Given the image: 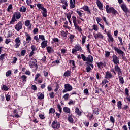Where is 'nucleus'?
<instances>
[{
	"mask_svg": "<svg viewBox=\"0 0 130 130\" xmlns=\"http://www.w3.org/2000/svg\"><path fill=\"white\" fill-rule=\"evenodd\" d=\"M81 56L83 61H86V62H85V66L86 67V71L87 73H90V72L92 71V69H94L93 56L91 55H89L87 57H86V56L83 54L81 55ZM91 68H92V69Z\"/></svg>",
	"mask_w": 130,
	"mask_h": 130,
	"instance_id": "obj_1",
	"label": "nucleus"
},
{
	"mask_svg": "<svg viewBox=\"0 0 130 130\" xmlns=\"http://www.w3.org/2000/svg\"><path fill=\"white\" fill-rule=\"evenodd\" d=\"M115 70L118 73V78L119 79V83L122 84V85H123V84H124V79H123V77L121 76V75H122V70L119 67H118V65H115Z\"/></svg>",
	"mask_w": 130,
	"mask_h": 130,
	"instance_id": "obj_2",
	"label": "nucleus"
},
{
	"mask_svg": "<svg viewBox=\"0 0 130 130\" xmlns=\"http://www.w3.org/2000/svg\"><path fill=\"white\" fill-rule=\"evenodd\" d=\"M114 50H115L119 55H121L123 60H124V61H127V59L126 58V57H125V53L124 52L116 47H114Z\"/></svg>",
	"mask_w": 130,
	"mask_h": 130,
	"instance_id": "obj_3",
	"label": "nucleus"
},
{
	"mask_svg": "<svg viewBox=\"0 0 130 130\" xmlns=\"http://www.w3.org/2000/svg\"><path fill=\"white\" fill-rule=\"evenodd\" d=\"M77 51H79V52H81L82 53L84 52V50H83L82 47H81V45L79 44H76L74 48L72 49V54H75Z\"/></svg>",
	"mask_w": 130,
	"mask_h": 130,
	"instance_id": "obj_4",
	"label": "nucleus"
},
{
	"mask_svg": "<svg viewBox=\"0 0 130 130\" xmlns=\"http://www.w3.org/2000/svg\"><path fill=\"white\" fill-rule=\"evenodd\" d=\"M37 8H38V9L42 10L43 16L44 18H46V17H47V10L46 9V8H44V7H43V5H42V4L40 3L37 4Z\"/></svg>",
	"mask_w": 130,
	"mask_h": 130,
	"instance_id": "obj_5",
	"label": "nucleus"
},
{
	"mask_svg": "<svg viewBox=\"0 0 130 130\" xmlns=\"http://www.w3.org/2000/svg\"><path fill=\"white\" fill-rule=\"evenodd\" d=\"M106 10L107 14H110V13H112L113 15L117 14V11L113 7H109L108 5H106Z\"/></svg>",
	"mask_w": 130,
	"mask_h": 130,
	"instance_id": "obj_6",
	"label": "nucleus"
},
{
	"mask_svg": "<svg viewBox=\"0 0 130 130\" xmlns=\"http://www.w3.org/2000/svg\"><path fill=\"white\" fill-rule=\"evenodd\" d=\"M121 9H122L123 12H124L126 16L127 17V14L130 13V10L128 9V7H127V5L123 3L120 5Z\"/></svg>",
	"mask_w": 130,
	"mask_h": 130,
	"instance_id": "obj_7",
	"label": "nucleus"
},
{
	"mask_svg": "<svg viewBox=\"0 0 130 130\" xmlns=\"http://www.w3.org/2000/svg\"><path fill=\"white\" fill-rule=\"evenodd\" d=\"M51 126L53 129L58 130L60 128V123L57 120H55L52 122Z\"/></svg>",
	"mask_w": 130,
	"mask_h": 130,
	"instance_id": "obj_8",
	"label": "nucleus"
},
{
	"mask_svg": "<svg viewBox=\"0 0 130 130\" xmlns=\"http://www.w3.org/2000/svg\"><path fill=\"white\" fill-rule=\"evenodd\" d=\"M28 64L30 66V67L31 68V69H33V68H34V67L35 68H38L37 66V60H36V59L34 58H32L28 62Z\"/></svg>",
	"mask_w": 130,
	"mask_h": 130,
	"instance_id": "obj_9",
	"label": "nucleus"
},
{
	"mask_svg": "<svg viewBox=\"0 0 130 130\" xmlns=\"http://www.w3.org/2000/svg\"><path fill=\"white\" fill-rule=\"evenodd\" d=\"M64 89H65L62 91V93H63L72 91V90H73V86L69 83L66 84H64Z\"/></svg>",
	"mask_w": 130,
	"mask_h": 130,
	"instance_id": "obj_10",
	"label": "nucleus"
},
{
	"mask_svg": "<svg viewBox=\"0 0 130 130\" xmlns=\"http://www.w3.org/2000/svg\"><path fill=\"white\" fill-rule=\"evenodd\" d=\"M14 28L17 32H19L20 30L23 29V22L22 21H19L15 26Z\"/></svg>",
	"mask_w": 130,
	"mask_h": 130,
	"instance_id": "obj_11",
	"label": "nucleus"
},
{
	"mask_svg": "<svg viewBox=\"0 0 130 130\" xmlns=\"http://www.w3.org/2000/svg\"><path fill=\"white\" fill-rule=\"evenodd\" d=\"M15 44L14 45L15 48H19L20 45H21V40H20L19 37H17L15 39Z\"/></svg>",
	"mask_w": 130,
	"mask_h": 130,
	"instance_id": "obj_12",
	"label": "nucleus"
},
{
	"mask_svg": "<svg viewBox=\"0 0 130 130\" xmlns=\"http://www.w3.org/2000/svg\"><path fill=\"white\" fill-rule=\"evenodd\" d=\"M112 58L113 62H114V64H116V66H118V64H119V58L114 54L113 55Z\"/></svg>",
	"mask_w": 130,
	"mask_h": 130,
	"instance_id": "obj_13",
	"label": "nucleus"
},
{
	"mask_svg": "<svg viewBox=\"0 0 130 130\" xmlns=\"http://www.w3.org/2000/svg\"><path fill=\"white\" fill-rule=\"evenodd\" d=\"M104 78L105 79L108 80L109 79H112L113 77L112 76V74H111V72L109 71H107L105 73Z\"/></svg>",
	"mask_w": 130,
	"mask_h": 130,
	"instance_id": "obj_14",
	"label": "nucleus"
},
{
	"mask_svg": "<svg viewBox=\"0 0 130 130\" xmlns=\"http://www.w3.org/2000/svg\"><path fill=\"white\" fill-rule=\"evenodd\" d=\"M13 17H14L15 19L19 20V19H20L22 16L20 12H15L13 15Z\"/></svg>",
	"mask_w": 130,
	"mask_h": 130,
	"instance_id": "obj_15",
	"label": "nucleus"
},
{
	"mask_svg": "<svg viewBox=\"0 0 130 130\" xmlns=\"http://www.w3.org/2000/svg\"><path fill=\"white\" fill-rule=\"evenodd\" d=\"M25 36H26V41H27V43H30L32 40V37H31V36H30V34L25 32Z\"/></svg>",
	"mask_w": 130,
	"mask_h": 130,
	"instance_id": "obj_16",
	"label": "nucleus"
},
{
	"mask_svg": "<svg viewBox=\"0 0 130 130\" xmlns=\"http://www.w3.org/2000/svg\"><path fill=\"white\" fill-rule=\"evenodd\" d=\"M96 5L100 11H103V4L101 3V2L100 0L96 1Z\"/></svg>",
	"mask_w": 130,
	"mask_h": 130,
	"instance_id": "obj_17",
	"label": "nucleus"
},
{
	"mask_svg": "<svg viewBox=\"0 0 130 130\" xmlns=\"http://www.w3.org/2000/svg\"><path fill=\"white\" fill-rule=\"evenodd\" d=\"M82 9L85 12H87V14H89V15L92 14V13H91V10L89 9V7L88 6H84L82 7Z\"/></svg>",
	"mask_w": 130,
	"mask_h": 130,
	"instance_id": "obj_18",
	"label": "nucleus"
},
{
	"mask_svg": "<svg viewBox=\"0 0 130 130\" xmlns=\"http://www.w3.org/2000/svg\"><path fill=\"white\" fill-rule=\"evenodd\" d=\"M107 36L109 38V39H108V42H113V41H114V39H113V37H112L111 34L108 32Z\"/></svg>",
	"mask_w": 130,
	"mask_h": 130,
	"instance_id": "obj_19",
	"label": "nucleus"
},
{
	"mask_svg": "<svg viewBox=\"0 0 130 130\" xmlns=\"http://www.w3.org/2000/svg\"><path fill=\"white\" fill-rule=\"evenodd\" d=\"M94 37L95 39H97L98 38H100L101 39H103V35L100 32H98V34H96L94 35Z\"/></svg>",
	"mask_w": 130,
	"mask_h": 130,
	"instance_id": "obj_20",
	"label": "nucleus"
},
{
	"mask_svg": "<svg viewBox=\"0 0 130 130\" xmlns=\"http://www.w3.org/2000/svg\"><path fill=\"white\" fill-rule=\"evenodd\" d=\"M48 53H54V50L51 46H48L46 48Z\"/></svg>",
	"mask_w": 130,
	"mask_h": 130,
	"instance_id": "obj_21",
	"label": "nucleus"
},
{
	"mask_svg": "<svg viewBox=\"0 0 130 130\" xmlns=\"http://www.w3.org/2000/svg\"><path fill=\"white\" fill-rule=\"evenodd\" d=\"M47 42L48 41H43L42 43H41V47L42 48H45L46 46H47Z\"/></svg>",
	"mask_w": 130,
	"mask_h": 130,
	"instance_id": "obj_22",
	"label": "nucleus"
},
{
	"mask_svg": "<svg viewBox=\"0 0 130 130\" xmlns=\"http://www.w3.org/2000/svg\"><path fill=\"white\" fill-rule=\"evenodd\" d=\"M76 7V2H73V0L70 1V9H74Z\"/></svg>",
	"mask_w": 130,
	"mask_h": 130,
	"instance_id": "obj_23",
	"label": "nucleus"
},
{
	"mask_svg": "<svg viewBox=\"0 0 130 130\" xmlns=\"http://www.w3.org/2000/svg\"><path fill=\"white\" fill-rule=\"evenodd\" d=\"M13 113L14 114V117H16L17 118L21 117V115H19V114L18 113V110H14Z\"/></svg>",
	"mask_w": 130,
	"mask_h": 130,
	"instance_id": "obj_24",
	"label": "nucleus"
},
{
	"mask_svg": "<svg viewBox=\"0 0 130 130\" xmlns=\"http://www.w3.org/2000/svg\"><path fill=\"white\" fill-rule=\"evenodd\" d=\"M75 112L77 114V115H79V116H81L82 115V112L80 111V109H79V108L78 107L75 108Z\"/></svg>",
	"mask_w": 130,
	"mask_h": 130,
	"instance_id": "obj_25",
	"label": "nucleus"
},
{
	"mask_svg": "<svg viewBox=\"0 0 130 130\" xmlns=\"http://www.w3.org/2000/svg\"><path fill=\"white\" fill-rule=\"evenodd\" d=\"M63 110L66 113H70L71 112V109L68 108V107H63Z\"/></svg>",
	"mask_w": 130,
	"mask_h": 130,
	"instance_id": "obj_26",
	"label": "nucleus"
},
{
	"mask_svg": "<svg viewBox=\"0 0 130 130\" xmlns=\"http://www.w3.org/2000/svg\"><path fill=\"white\" fill-rule=\"evenodd\" d=\"M99 111H100V109L98 108H95L93 110V114H96V115H98L99 114Z\"/></svg>",
	"mask_w": 130,
	"mask_h": 130,
	"instance_id": "obj_27",
	"label": "nucleus"
},
{
	"mask_svg": "<svg viewBox=\"0 0 130 130\" xmlns=\"http://www.w3.org/2000/svg\"><path fill=\"white\" fill-rule=\"evenodd\" d=\"M26 11H27V8H26V7L25 6H22L20 7L19 9V11L21 12L22 13H25Z\"/></svg>",
	"mask_w": 130,
	"mask_h": 130,
	"instance_id": "obj_28",
	"label": "nucleus"
},
{
	"mask_svg": "<svg viewBox=\"0 0 130 130\" xmlns=\"http://www.w3.org/2000/svg\"><path fill=\"white\" fill-rule=\"evenodd\" d=\"M31 24V21L30 20H26L24 22V25L26 26V27H29Z\"/></svg>",
	"mask_w": 130,
	"mask_h": 130,
	"instance_id": "obj_29",
	"label": "nucleus"
},
{
	"mask_svg": "<svg viewBox=\"0 0 130 130\" xmlns=\"http://www.w3.org/2000/svg\"><path fill=\"white\" fill-rule=\"evenodd\" d=\"M20 79L22 80V83H25V82H27V76H26V75H22L21 76Z\"/></svg>",
	"mask_w": 130,
	"mask_h": 130,
	"instance_id": "obj_30",
	"label": "nucleus"
},
{
	"mask_svg": "<svg viewBox=\"0 0 130 130\" xmlns=\"http://www.w3.org/2000/svg\"><path fill=\"white\" fill-rule=\"evenodd\" d=\"M64 77H70L71 76V72L70 70L66 71L63 74Z\"/></svg>",
	"mask_w": 130,
	"mask_h": 130,
	"instance_id": "obj_31",
	"label": "nucleus"
},
{
	"mask_svg": "<svg viewBox=\"0 0 130 130\" xmlns=\"http://www.w3.org/2000/svg\"><path fill=\"white\" fill-rule=\"evenodd\" d=\"M72 21L74 26L78 25V24L77 23V18L76 17V16H72Z\"/></svg>",
	"mask_w": 130,
	"mask_h": 130,
	"instance_id": "obj_32",
	"label": "nucleus"
},
{
	"mask_svg": "<svg viewBox=\"0 0 130 130\" xmlns=\"http://www.w3.org/2000/svg\"><path fill=\"white\" fill-rule=\"evenodd\" d=\"M117 106L118 109H121L122 108V103H121V101H119L117 102Z\"/></svg>",
	"mask_w": 130,
	"mask_h": 130,
	"instance_id": "obj_33",
	"label": "nucleus"
},
{
	"mask_svg": "<svg viewBox=\"0 0 130 130\" xmlns=\"http://www.w3.org/2000/svg\"><path fill=\"white\" fill-rule=\"evenodd\" d=\"M52 113H53V114H54V113H55V109L53 108H51L49 110V114H52Z\"/></svg>",
	"mask_w": 130,
	"mask_h": 130,
	"instance_id": "obj_34",
	"label": "nucleus"
},
{
	"mask_svg": "<svg viewBox=\"0 0 130 130\" xmlns=\"http://www.w3.org/2000/svg\"><path fill=\"white\" fill-rule=\"evenodd\" d=\"M69 63L73 66V68L74 69H75V68H77V66H76V64H75V60H69Z\"/></svg>",
	"mask_w": 130,
	"mask_h": 130,
	"instance_id": "obj_35",
	"label": "nucleus"
},
{
	"mask_svg": "<svg viewBox=\"0 0 130 130\" xmlns=\"http://www.w3.org/2000/svg\"><path fill=\"white\" fill-rule=\"evenodd\" d=\"M38 94H40L39 96L38 97V99L42 100V99H44V94L41 92H39Z\"/></svg>",
	"mask_w": 130,
	"mask_h": 130,
	"instance_id": "obj_36",
	"label": "nucleus"
},
{
	"mask_svg": "<svg viewBox=\"0 0 130 130\" xmlns=\"http://www.w3.org/2000/svg\"><path fill=\"white\" fill-rule=\"evenodd\" d=\"M17 21V19L15 18V17L12 16V19L10 22V25H13L14 23Z\"/></svg>",
	"mask_w": 130,
	"mask_h": 130,
	"instance_id": "obj_37",
	"label": "nucleus"
},
{
	"mask_svg": "<svg viewBox=\"0 0 130 130\" xmlns=\"http://www.w3.org/2000/svg\"><path fill=\"white\" fill-rule=\"evenodd\" d=\"M61 35L63 38V39H66V37H67V32L64 31V30H62L61 32Z\"/></svg>",
	"mask_w": 130,
	"mask_h": 130,
	"instance_id": "obj_38",
	"label": "nucleus"
},
{
	"mask_svg": "<svg viewBox=\"0 0 130 130\" xmlns=\"http://www.w3.org/2000/svg\"><path fill=\"white\" fill-rule=\"evenodd\" d=\"M69 39H70V42L72 43L73 41V40L75 39V35L70 34L69 35Z\"/></svg>",
	"mask_w": 130,
	"mask_h": 130,
	"instance_id": "obj_39",
	"label": "nucleus"
},
{
	"mask_svg": "<svg viewBox=\"0 0 130 130\" xmlns=\"http://www.w3.org/2000/svg\"><path fill=\"white\" fill-rule=\"evenodd\" d=\"M12 76V70H8L6 73V77H11Z\"/></svg>",
	"mask_w": 130,
	"mask_h": 130,
	"instance_id": "obj_40",
	"label": "nucleus"
},
{
	"mask_svg": "<svg viewBox=\"0 0 130 130\" xmlns=\"http://www.w3.org/2000/svg\"><path fill=\"white\" fill-rule=\"evenodd\" d=\"M11 10H13V5L10 4L7 8V11L9 13H11Z\"/></svg>",
	"mask_w": 130,
	"mask_h": 130,
	"instance_id": "obj_41",
	"label": "nucleus"
},
{
	"mask_svg": "<svg viewBox=\"0 0 130 130\" xmlns=\"http://www.w3.org/2000/svg\"><path fill=\"white\" fill-rule=\"evenodd\" d=\"M96 64L98 65V69H99L100 70H101V68L103 67V62H97Z\"/></svg>",
	"mask_w": 130,
	"mask_h": 130,
	"instance_id": "obj_42",
	"label": "nucleus"
},
{
	"mask_svg": "<svg viewBox=\"0 0 130 130\" xmlns=\"http://www.w3.org/2000/svg\"><path fill=\"white\" fill-rule=\"evenodd\" d=\"M87 37H86V36H84V35H82V44H84L85 42H86V39Z\"/></svg>",
	"mask_w": 130,
	"mask_h": 130,
	"instance_id": "obj_43",
	"label": "nucleus"
},
{
	"mask_svg": "<svg viewBox=\"0 0 130 130\" xmlns=\"http://www.w3.org/2000/svg\"><path fill=\"white\" fill-rule=\"evenodd\" d=\"M74 27L75 28V30H78L79 32H82V28L79 27V25H78V24H76V25H74Z\"/></svg>",
	"mask_w": 130,
	"mask_h": 130,
	"instance_id": "obj_44",
	"label": "nucleus"
},
{
	"mask_svg": "<svg viewBox=\"0 0 130 130\" xmlns=\"http://www.w3.org/2000/svg\"><path fill=\"white\" fill-rule=\"evenodd\" d=\"M2 90H4V91H8L9 90V87L7 86L6 85H4L1 88Z\"/></svg>",
	"mask_w": 130,
	"mask_h": 130,
	"instance_id": "obj_45",
	"label": "nucleus"
},
{
	"mask_svg": "<svg viewBox=\"0 0 130 130\" xmlns=\"http://www.w3.org/2000/svg\"><path fill=\"white\" fill-rule=\"evenodd\" d=\"M110 121H111V122H112V123L114 124L115 123V119H114V117H113V116H110Z\"/></svg>",
	"mask_w": 130,
	"mask_h": 130,
	"instance_id": "obj_46",
	"label": "nucleus"
},
{
	"mask_svg": "<svg viewBox=\"0 0 130 130\" xmlns=\"http://www.w3.org/2000/svg\"><path fill=\"white\" fill-rule=\"evenodd\" d=\"M102 19L104 21V22H105L106 25H107V26H108V22L107 21V20L106 19V17H105V16H102Z\"/></svg>",
	"mask_w": 130,
	"mask_h": 130,
	"instance_id": "obj_47",
	"label": "nucleus"
},
{
	"mask_svg": "<svg viewBox=\"0 0 130 130\" xmlns=\"http://www.w3.org/2000/svg\"><path fill=\"white\" fill-rule=\"evenodd\" d=\"M39 39H41L42 41H44L45 40V38L44 37V35H39Z\"/></svg>",
	"mask_w": 130,
	"mask_h": 130,
	"instance_id": "obj_48",
	"label": "nucleus"
},
{
	"mask_svg": "<svg viewBox=\"0 0 130 130\" xmlns=\"http://www.w3.org/2000/svg\"><path fill=\"white\" fill-rule=\"evenodd\" d=\"M87 117H89V120H90V121H92V120H94V115L91 114L90 116L89 115H87Z\"/></svg>",
	"mask_w": 130,
	"mask_h": 130,
	"instance_id": "obj_49",
	"label": "nucleus"
},
{
	"mask_svg": "<svg viewBox=\"0 0 130 130\" xmlns=\"http://www.w3.org/2000/svg\"><path fill=\"white\" fill-rule=\"evenodd\" d=\"M72 14H73V12H72V13H71V12H68V13H67V17L68 20L71 19V17H72Z\"/></svg>",
	"mask_w": 130,
	"mask_h": 130,
	"instance_id": "obj_50",
	"label": "nucleus"
},
{
	"mask_svg": "<svg viewBox=\"0 0 130 130\" xmlns=\"http://www.w3.org/2000/svg\"><path fill=\"white\" fill-rule=\"evenodd\" d=\"M92 30H94V31H98V26L95 24H93L92 26Z\"/></svg>",
	"mask_w": 130,
	"mask_h": 130,
	"instance_id": "obj_51",
	"label": "nucleus"
},
{
	"mask_svg": "<svg viewBox=\"0 0 130 130\" xmlns=\"http://www.w3.org/2000/svg\"><path fill=\"white\" fill-rule=\"evenodd\" d=\"M57 106L60 113H61L62 112V108H61V106L59 104H58Z\"/></svg>",
	"mask_w": 130,
	"mask_h": 130,
	"instance_id": "obj_52",
	"label": "nucleus"
},
{
	"mask_svg": "<svg viewBox=\"0 0 130 130\" xmlns=\"http://www.w3.org/2000/svg\"><path fill=\"white\" fill-rule=\"evenodd\" d=\"M69 93H66L63 96V98H64V100L66 101H67L68 99H69Z\"/></svg>",
	"mask_w": 130,
	"mask_h": 130,
	"instance_id": "obj_53",
	"label": "nucleus"
},
{
	"mask_svg": "<svg viewBox=\"0 0 130 130\" xmlns=\"http://www.w3.org/2000/svg\"><path fill=\"white\" fill-rule=\"evenodd\" d=\"M68 120L69 122H70V123H74V119H73V118L71 116H69L68 117Z\"/></svg>",
	"mask_w": 130,
	"mask_h": 130,
	"instance_id": "obj_54",
	"label": "nucleus"
},
{
	"mask_svg": "<svg viewBox=\"0 0 130 130\" xmlns=\"http://www.w3.org/2000/svg\"><path fill=\"white\" fill-rule=\"evenodd\" d=\"M60 3H61L62 4H64V5L68 7V0H61Z\"/></svg>",
	"mask_w": 130,
	"mask_h": 130,
	"instance_id": "obj_55",
	"label": "nucleus"
},
{
	"mask_svg": "<svg viewBox=\"0 0 130 130\" xmlns=\"http://www.w3.org/2000/svg\"><path fill=\"white\" fill-rule=\"evenodd\" d=\"M86 47L88 52L91 53V49H90V44H88Z\"/></svg>",
	"mask_w": 130,
	"mask_h": 130,
	"instance_id": "obj_56",
	"label": "nucleus"
},
{
	"mask_svg": "<svg viewBox=\"0 0 130 130\" xmlns=\"http://www.w3.org/2000/svg\"><path fill=\"white\" fill-rule=\"evenodd\" d=\"M6 55V54H2L0 55V60L3 61L4 59H5V56Z\"/></svg>",
	"mask_w": 130,
	"mask_h": 130,
	"instance_id": "obj_57",
	"label": "nucleus"
},
{
	"mask_svg": "<svg viewBox=\"0 0 130 130\" xmlns=\"http://www.w3.org/2000/svg\"><path fill=\"white\" fill-rule=\"evenodd\" d=\"M31 49L32 50V51H36V50H37V48H36V46L35 45H32L31 46Z\"/></svg>",
	"mask_w": 130,
	"mask_h": 130,
	"instance_id": "obj_58",
	"label": "nucleus"
},
{
	"mask_svg": "<svg viewBox=\"0 0 130 130\" xmlns=\"http://www.w3.org/2000/svg\"><path fill=\"white\" fill-rule=\"evenodd\" d=\"M43 73L44 76L45 77H46V78H47V77H48V72H47V71L44 70L43 72Z\"/></svg>",
	"mask_w": 130,
	"mask_h": 130,
	"instance_id": "obj_59",
	"label": "nucleus"
},
{
	"mask_svg": "<svg viewBox=\"0 0 130 130\" xmlns=\"http://www.w3.org/2000/svg\"><path fill=\"white\" fill-rule=\"evenodd\" d=\"M76 13H78V16L79 17H80V18L83 17V15L82 14L81 11L78 10V9H77V10H76Z\"/></svg>",
	"mask_w": 130,
	"mask_h": 130,
	"instance_id": "obj_60",
	"label": "nucleus"
},
{
	"mask_svg": "<svg viewBox=\"0 0 130 130\" xmlns=\"http://www.w3.org/2000/svg\"><path fill=\"white\" fill-rule=\"evenodd\" d=\"M39 77H40V74L39 73H37L35 77V81L36 82L37 81V79H38V78H39Z\"/></svg>",
	"mask_w": 130,
	"mask_h": 130,
	"instance_id": "obj_61",
	"label": "nucleus"
},
{
	"mask_svg": "<svg viewBox=\"0 0 130 130\" xmlns=\"http://www.w3.org/2000/svg\"><path fill=\"white\" fill-rule=\"evenodd\" d=\"M53 41L55 42V43H58L59 42V39L57 38H54L52 39Z\"/></svg>",
	"mask_w": 130,
	"mask_h": 130,
	"instance_id": "obj_62",
	"label": "nucleus"
},
{
	"mask_svg": "<svg viewBox=\"0 0 130 130\" xmlns=\"http://www.w3.org/2000/svg\"><path fill=\"white\" fill-rule=\"evenodd\" d=\"M50 98H51L52 99L54 98V92H52L49 94Z\"/></svg>",
	"mask_w": 130,
	"mask_h": 130,
	"instance_id": "obj_63",
	"label": "nucleus"
},
{
	"mask_svg": "<svg viewBox=\"0 0 130 130\" xmlns=\"http://www.w3.org/2000/svg\"><path fill=\"white\" fill-rule=\"evenodd\" d=\"M20 53L21 56H25V54H26V50H22Z\"/></svg>",
	"mask_w": 130,
	"mask_h": 130,
	"instance_id": "obj_64",
	"label": "nucleus"
}]
</instances>
